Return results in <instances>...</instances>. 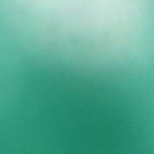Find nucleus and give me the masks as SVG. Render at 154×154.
Returning <instances> with one entry per match:
<instances>
[{
  "mask_svg": "<svg viewBox=\"0 0 154 154\" xmlns=\"http://www.w3.org/2000/svg\"><path fill=\"white\" fill-rule=\"evenodd\" d=\"M152 154H154V133H152Z\"/></svg>",
  "mask_w": 154,
  "mask_h": 154,
  "instance_id": "f257e3e1",
  "label": "nucleus"
}]
</instances>
